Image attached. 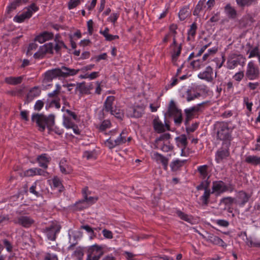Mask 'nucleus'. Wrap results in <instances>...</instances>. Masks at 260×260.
Returning <instances> with one entry per match:
<instances>
[{"label": "nucleus", "mask_w": 260, "mask_h": 260, "mask_svg": "<svg viewBox=\"0 0 260 260\" xmlns=\"http://www.w3.org/2000/svg\"><path fill=\"white\" fill-rule=\"evenodd\" d=\"M224 11L229 18L235 19L237 17L238 13L236 10L230 4H227L225 6Z\"/></svg>", "instance_id": "nucleus-19"}, {"label": "nucleus", "mask_w": 260, "mask_h": 260, "mask_svg": "<svg viewBox=\"0 0 260 260\" xmlns=\"http://www.w3.org/2000/svg\"><path fill=\"white\" fill-rule=\"evenodd\" d=\"M186 160H180L179 159H176L173 161H172L170 164V167L171 168V170L173 172L177 171L179 170L180 168L183 166L184 164L186 162Z\"/></svg>", "instance_id": "nucleus-23"}, {"label": "nucleus", "mask_w": 260, "mask_h": 260, "mask_svg": "<svg viewBox=\"0 0 260 260\" xmlns=\"http://www.w3.org/2000/svg\"><path fill=\"white\" fill-rule=\"evenodd\" d=\"M259 56H260V54L258 52V47L256 46L250 51L249 58L253 57L254 56H257L258 58Z\"/></svg>", "instance_id": "nucleus-50"}, {"label": "nucleus", "mask_w": 260, "mask_h": 260, "mask_svg": "<svg viewBox=\"0 0 260 260\" xmlns=\"http://www.w3.org/2000/svg\"><path fill=\"white\" fill-rule=\"evenodd\" d=\"M88 207V204L86 203H85V201L83 200L80 201L75 204V208L77 210H82Z\"/></svg>", "instance_id": "nucleus-39"}, {"label": "nucleus", "mask_w": 260, "mask_h": 260, "mask_svg": "<svg viewBox=\"0 0 260 260\" xmlns=\"http://www.w3.org/2000/svg\"><path fill=\"white\" fill-rule=\"evenodd\" d=\"M235 199L232 197H228L222 198L220 203L224 204L225 205H231L234 202Z\"/></svg>", "instance_id": "nucleus-46"}, {"label": "nucleus", "mask_w": 260, "mask_h": 260, "mask_svg": "<svg viewBox=\"0 0 260 260\" xmlns=\"http://www.w3.org/2000/svg\"><path fill=\"white\" fill-rule=\"evenodd\" d=\"M44 260H58V258L55 255L47 253Z\"/></svg>", "instance_id": "nucleus-64"}, {"label": "nucleus", "mask_w": 260, "mask_h": 260, "mask_svg": "<svg viewBox=\"0 0 260 260\" xmlns=\"http://www.w3.org/2000/svg\"><path fill=\"white\" fill-rule=\"evenodd\" d=\"M88 252L87 260H99L104 253L101 247L96 245L90 247Z\"/></svg>", "instance_id": "nucleus-6"}, {"label": "nucleus", "mask_w": 260, "mask_h": 260, "mask_svg": "<svg viewBox=\"0 0 260 260\" xmlns=\"http://www.w3.org/2000/svg\"><path fill=\"white\" fill-rule=\"evenodd\" d=\"M230 155V152L228 149H224L219 150L217 152V158L216 159L222 160L224 158H226Z\"/></svg>", "instance_id": "nucleus-32"}, {"label": "nucleus", "mask_w": 260, "mask_h": 260, "mask_svg": "<svg viewBox=\"0 0 260 260\" xmlns=\"http://www.w3.org/2000/svg\"><path fill=\"white\" fill-rule=\"evenodd\" d=\"M176 140L178 141L185 148L187 145V138L185 135H181L179 137L176 138Z\"/></svg>", "instance_id": "nucleus-45"}, {"label": "nucleus", "mask_w": 260, "mask_h": 260, "mask_svg": "<svg viewBox=\"0 0 260 260\" xmlns=\"http://www.w3.org/2000/svg\"><path fill=\"white\" fill-rule=\"evenodd\" d=\"M15 223L18 224L23 227L27 228L31 226L34 223V220L29 216H21L17 218V220L15 221Z\"/></svg>", "instance_id": "nucleus-12"}, {"label": "nucleus", "mask_w": 260, "mask_h": 260, "mask_svg": "<svg viewBox=\"0 0 260 260\" xmlns=\"http://www.w3.org/2000/svg\"><path fill=\"white\" fill-rule=\"evenodd\" d=\"M54 119L55 116L52 114L47 117L42 114L34 113L31 116L32 121L36 123L41 132H43L47 127L50 131H54L56 134L61 135L63 132L62 129L56 127L53 128L55 123Z\"/></svg>", "instance_id": "nucleus-1"}, {"label": "nucleus", "mask_w": 260, "mask_h": 260, "mask_svg": "<svg viewBox=\"0 0 260 260\" xmlns=\"http://www.w3.org/2000/svg\"><path fill=\"white\" fill-rule=\"evenodd\" d=\"M174 117V122L176 125H180L182 121V115L181 110L173 115Z\"/></svg>", "instance_id": "nucleus-41"}, {"label": "nucleus", "mask_w": 260, "mask_h": 260, "mask_svg": "<svg viewBox=\"0 0 260 260\" xmlns=\"http://www.w3.org/2000/svg\"><path fill=\"white\" fill-rule=\"evenodd\" d=\"M123 134V132H122L116 139H113L112 136L110 137L105 141V143L106 146L111 149L117 146L124 143L126 142V139L125 137L122 136Z\"/></svg>", "instance_id": "nucleus-8"}, {"label": "nucleus", "mask_w": 260, "mask_h": 260, "mask_svg": "<svg viewBox=\"0 0 260 260\" xmlns=\"http://www.w3.org/2000/svg\"><path fill=\"white\" fill-rule=\"evenodd\" d=\"M25 175L27 176H32L37 175V168L30 169L25 172Z\"/></svg>", "instance_id": "nucleus-60"}, {"label": "nucleus", "mask_w": 260, "mask_h": 260, "mask_svg": "<svg viewBox=\"0 0 260 260\" xmlns=\"http://www.w3.org/2000/svg\"><path fill=\"white\" fill-rule=\"evenodd\" d=\"M44 103L41 100L37 101L34 106V109L35 110L40 111L44 106Z\"/></svg>", "instance_id": "nucleus-57"}, {"label": "nucleus", "mask_w": 260, "mask_h": 260, "mask_svg": "<svg viewBox=\"0 0 260 260\" xmlns=\"http://www.w3.org/2000/svg\"><path fill=\"white\" fill-rule=\"evenodd\" d=\"M154 130L157 133H162L165 132L164 124L159 120L158 116L155 117L152 121Z\"/></svg>", "instance_id": "nucleus-13"}, {"label": "nucleus", "mask_w": 260, "mask_h": 260, "mask_svg": "<svg viewBox=\"0 0 260 260\" xmlns=\"http://www.w3.org/2000/svg\"><path fill=\"white\" fill-rule=\"evenodd\" d=\"M214 130L216 132L217 139L229 142L231 141L233 129L229 127V123L217 121L214 124Z\"/></svg>", "instance_id": "nucleus-3"}, {"label": "nucleus", "mask_w": 260, "mask_h": 260, "mask_svg": "<svg viewBox=\"0 0 260 260\" xmlns=\"http://www.w3.org/2000/svg\"><path fill=\"white\" fill-rule=\"evenodd\" d=\"M256 0H236L237 4L241 7L249 6L252 3L255 2Z\"/></svg>", "instance_id": "nucleus-37"}, {"label": "nucleus", "mask_w": 260, "mask_h": 260, "mask_svg": "<svg viewBox=\"0 0 260 260\" xmlns=\"http://www.w3.org/2000/svg\"><path fill=\"white\" fill-rule=\"evenodd\" d=\"M245 75L249 80H254L258 78L259 76L258 68L253 61H250L248 63Z\"/></svg>", "instance_id": "nucleus-5"}, {"label": "nucleus", "mask_w": 260, "mask_h": 260, "mask_svg": "<svg viewBox=\"0 0 260 260\" xmlns=\"http://www.w3.org/2000/svg\"><path fill=\"white\" fill-rule=\"evenodd\" d=\"M22 0H16L13 3H12L8 7V13H10L11 11L15 10L17 6H19ZM25 3L26 2V1L23 0Z\"/></svg>", "instance_id": "nucleus-38"}, {"label": "nucleus", "mask_w": 260, "mask_h": 260, "mask_svg": "<svg viewBox=\"0 0 260 260\" xmlns=\"http://www.w3.org/2000/svg\"><path fill=\"white\" fill-rule=\"evenodd\" d=\"M238 198L241 202L240 205L241 206H243L249 201L250 196L245 191L242 190L239 191L238 193Z\"/></svg>", "instance_id": "nucleus-22"}, {"label": "nucleus", "mask_w": 260, "mask_h": 260, "mask_svg": "<svg viewBox=\"0 0 260 260\" xmlns=\"http://www.w3.org/2000/svg\"><path fill=\"white\" fill-rule=\"evenodd\" d=\"M102 233L104 237L107 239H112L113 234L111 231L107 229H104L102 231Z\"/></svg>", "instance_id": "nucleus-58"}, {"label": "nucleus", "mask_w": 260, "mask_h": 260, "mask_svg": "<svg viewBox=\"0 0 260 260\" xmlns=\"http://www.w3.org/2000/svg\"><path fill=\"white\" fill-rule=\"evenodd\" d=\"M53 44L52 43H49L41 46L40 50H42L41 51L43 52L45 54L46 53L52 54L53 53Z\"/></svg>", "instance_id": "nucleus-27"}, {"label": "nucleus", "mask_w": 260, "mask_h": 260, "mask_svg": "<svg viewBox=\"0 0 260 260\" xmlns=\"http://www.w3.org/2000/svg\"><path fill=\"white\" fill-rule=\"evenodd\" d=\"M80 0H74V1L68 3V8L71 10L76 8L80 4Z\"/></svg>", "instance_id": "nucleus-52"}, {"label": "nucleus", "mask_w": 260, "mask_h": 260, "mask_svg": "<svg viewBox=\"0 0 260 260\" xmlns=\"http://www.w3.org/2000/svg\"><path fill=\"white\" fill-rule=\"evenodd\" d=\"M152 157L156 161H159L162 164L165 170H166L167 169L169 161L168 158L156 152L153 153Z\"/></svg>", "instance_id": "nucleus-17"}, {"label": "nucleus", "mask_w": 260, "mask_h": 260, "mask_svg": "<svg viewBox=\"0 0 260 260\" xmlns=\"http://www.w3.org/2000/svg\"><path fill=\"white\" fill-rule=\"evenodd\" d=\"M32 15V12L30 9H28L27 11L23 13L20 15H16L14 20L17 22L21 23L23 22L26 18H30Z\"/></svg>", "instance_id": "nucleus-21"}, {"label": "nucleus", "mask_w": 260, "mask_h": 260, "mask_svg": "<svg viewBox=\"0 0 260 260\" xmlns=\"http://www.w3.org/2000/svg\"><path fill=\"white\" fill-rule=\"evenodd\" d=\"M198 123H193L190 126H187V125H186V131L188 134H189L190 133L194 132L196 129L197 128L198 126Z\"/></svg>", "instance_id": "nucleus-48"}, {"label": "nucleus", "mask_w": 260, "mask_h": 260, "mask_svg": "<svg viewBox=\"0 0 260 260\" xmlns=\"http://www.w3.org/2000/svg\"><path fill=\"white\" fill-rule=\"evenodd\" d=\"M180 111L181 110L178 109L177 107L175 102L173 100H171L170 102L168 110V113L169 116H173Z\"/></svg>", "instance_id": "nucleus-24"}, {"label": "nucleus", "mask_w": 260, "mask_h": 260, "mask_svg": "<svg viewBox=\"0 0 260 260\" xmlns=\"http://www.w3.org/2000/svg\"><path fill=\"white\" fill-rule=\"evenodd\" d=\"M144 111L142 106L130 107L126 109V115L130 117L139 118L142 116Z\"/></svg>", "instance_id": "nucleus-9"}, {"label": "nucleus", "mask_w": 260, "mask_h": 260, "mask_svg": "<svg viewBox=\"0 0 260 260\" xmlns=\"http://www.w3.org/2000/svg\"><path fill=\"white\" fill-rule=\"evenodd\" d=\"M208 166L207 165H203L198 168V171L200 173L203 179H205L208 176Z\"/></svg>", "instance_id": "nucleus-29"}, {"label": "nucleus", "mask_w": 260, "mask_h": 260, "mask_svg": "<svg viewBox=\"0 0 260 260\" xmlns=\"http://www.w3.org/2000/svg\"><path fill=\"white\" fill-rule=\"evenodd\" d=\"M79 71V69L75 70L62 66L61 68H56L46 72L45 74V79L50 82L57 77L67 78L76 75Z\"/></svg>", "instance_id": "nucleus-2"}, {"label": "nucleus", "mask_w": 260, "mask_h": 260, "mask_svg": "<svg viewBox=\"0 0 260 260\" xmlns=\"http://www.w3.org/2000/svg\"><path fill=\"white\" fill-rule=\"evenodd\" d=\"M212 193L217 192L220 194L229 190L228 186L222 181H216L213 182Z\"/></svg>", "instance_id": "nucleus-10"}, {"label": "nucleus", "mask_w": 260, "mask_h": 260, "mask_svg": "<svg viewBox=\"0 0 260 260\" xmlns=\"http://www.w3.org/2000/svg\"><path fill=\"white\" fill-rule=\"evenodd\" d=\"M63 124L67 128H71L75 125V123L72 121L71 119L67 117H64Z\"/></svg>", "instance_id": "nucleus-43"}, {"label": "nucleus", "mask_w": 260, "mask_h": 260, "mask_svg": "<svg viewBox=\"0 0 260 260\" xmlns=\"http://www.w3.org/2000/svg\"><path fill=\"white\" fill-rule=\"evenodd\" d=\"M189 12L187 8H183L181 9L179 14V18L180 20L183 21L185 20L189 15Z\"/></svg>", "instance_id": "nucleus-36"}, {"label": "nucleus", "mask_w": 260, "mask_h": 260, "mask_svg": "<svg viewBox=\"0 0 260 260\" xmlns=\"http://www.w3.org/2000/svg\"><path fill=\"white\" fill-rule=\"evenodd\" d=\"M181 44L178 47L176 51H174V54L172 55V59L173 60H176L177 58L180 55L181 51Z\"/></svg>", "instance_id": "nucleus-61"}, {"label": "nucleus", "mask_w": 260, "mask_h": 260, "mask_svg": "<svg viewBox=\"0 0 260 260\" xmlns=\"http://www.w3.org/2000/svg\"><path fill=\"white\" fill-rule=\"evenodd\" d=\"M213 73L212 68L210 66H208L204 71L198 74V77L201 79L211 82L214 79Z\"/></svg>", "instance_id": "nucleus-11"}, {"label": "nucleus", "mask_w": 260, "mask_h": 260, "mask_svg": "<svg viewBox=\"0 0 260 260\" xmlns=\"http://www.w3.org/2000/svg\"><path fill=\"white\" fill-rule=\"evenodd\" d=\"M41 93V90L38 86L32 88L26 95V102L27 103L31 101L35 97L39 96Z\"/></svg>", "instance_id": "nucleus-16"}, {"label": "nucleus", "mask_w": 260, "mask_h": 260, "mask_svg": "<svg viewBox=\"0 0 260 260\" xmlns=\"http://www.w3.org/2000/svg\"><path fill=\"white\" fill-rule=\"evenodd\" d=\"M111 115H114L117 119L122 120L124 115L122 111L120 109L113 110L111 113Z\"/></svg>", "instance_id": "nucleus-42"}, {"label": "nucleus", "mask_w": 260, "mask_h": 260, "mask_svg": "<svg viewBox=\"0 0 260 260\" xmlns=\"http://www.w3.org/2000/svg\"><path fill=\"white\" fill-rule=\"evenodd\" d=\"M3 243L6 247L7 250L9 252H11L13 247L11 243L7 239H4L3 240Z\"/></svg>", "instance_id": "nucleus-63"}, {"label": "nucleus", "mask_w": 260, "mask_h": 260, "mask_svg": "<svg viewBox=\"0 0 260 260\" xmlns=\"http://www.w3.org/2000/svg\"><path fill=\"white\" fill-rule=\"evenodd\" d=\"M209 176H208L207 178L204 181H202L200 185L197 186V189L198 190L204 189L207 190L209 189V187L210 181L208 180Z\"/></svg>", "instance_id": "nucleus-31"}, {"label": "nucleus", "mask_w": 260, "mask_h": 260, "mask_svg": "<svg viewBox=\"0 0 260 260\" xmlns=\"http://www.w3.org/2000/svg\"><path fill=\"white\" fill-rule=\"evenodd\" d=\"M23 79V76L19 77H8L5 79V81L6 83L10 85H16L20 84Z\"/></svg>", "instance_id": "nucleus-20"}, {"label": "nucleus", "mask_w": 260, "mask_h": 260, "mask_svg": "<svg viewBox=\"0 0 260 260\" xmlns=\"http://www.w3.org/2000/svg\"><path fill=\"white\" fill-rule=\"evenodd\" d=\"M111 125V122L109 120H104L100 126V129L102 131H105Z\"/></svg>", "instance_id": "nucleus-49"}, {"label": "nucleus", "mask_w": 260, "mask_h": 260, "mask_svg": "<svg viewBox=\"0 0 260 260\" xmlns=\"http://www.w3.org/2000/svg\"><path fill=\"white\" fill-rule=\"evenodd\" d=\"M115 97L114 96H109L107 98L104 102L102 111L111 113L113 110V104L114 101Z\"/></svg>", "instance_id": "nucleus-15"}, {"label": "nucleus", "mask_w": 260, "mask_h": 260, "mask_svg": "<svg viewBox=\"0 0 260 260\" xmlns=\"http://www.w3.org/2000/svg\"><path fill=\"white\" fill-rule=\"evenodd\" d=\"M53 37V34L48 31H44L39 36H37L34 41H38L40 43H43L45 41L52 39Z\"/></svg>", "instance_id": "nucleus-14"}, {"label": "nucleus", "mask_w": 260, "mask_h": 260, "mask_svg": "<svg viewBox=\"0 0 260 260\" xmlns=\"http://www.w3.org/2000/svg\"><path fill=\"white\" fill-rule=\"evenodd\" d=\"M151 260H174L173 257L164 255L163 256H156L151 257Z\"/></svg>", "instance_id": "nucleus-54"}, {"label": "nucleus", "mask_w": 260, "mask_h": 260, "mask_svg": "<svg viewBox=\"0 0 260 260\" xmlns=\"http://www.w3.org/2000/svg\"><path fill=\"white\" fill-rule=\"evenodd\" d=\"M184 112L185 114V125H188L189 121L193 117L194 113L188 109H185Z\"/></svg>", "instance_id": "nucleus-35"}, {"label": "nucleus", "mask_w": 260, "mask_h": 260, "mask_svg": "<svg viewBox=\"0 0 260 260\" xmlns=\"http://www.w3.org/2000/svg\"><path fill=\"white\" fill-rule=\"evenodd\" d=\"M186 100L187 102H190L194 100L196 98H198L201 96V94L199 92H193L192 93V91L191 89H187L186 92Z\"/></svg>", "instance_id": "nucleus-28"}, {"label": "nucleus", "mask_w": 260, "mask_h": 260, "mask_svg": "<svg viewBox=\"0 0 260 260\" xmlns=\"http://www.w3.org/2000/svg\"><path fill=\"white\" fill-rule=\"evenodd\" d=\"M171 138V135L169 133H165L160 135L158 138L155 140V142L157 143L158 141H163L165 140H169Z\"/></svg>", "instance_id": "nucleus-51"}, {"label": "nucleus", "mask_w": 260, "mask_h": 260, "mask_svg": "<svg viewBox=\"0 0 260 260\" xmlns=\"http://www.w3.org/2000/svg\"><path fill=\"white\" fill-rule=\"evenodd\" d=\"M245 161L248 164L257 166L260 164V157L254 155H249L246 157Z\"/></svg>", "instance_id": "nucleus-25"}, {"label": "nucleus", "mask_w": 260, "mask_h": 260, "mask_svg": "<svg viewBox=\"0 0 260 260\" xmlns=\"http://www.w3.org/2000/svg\"><path fill=\"white\" fill-rule=\"evenodd\" d=\"M37 159L40 167L44 169H47L48 167V164L50 162L51 158L50 157H47V155L44 153L38 156Z\"/></svg>", "instance_id": "nucleus-18"}, {"label": "nucleus", "mask_w": 260, "mask_h": 260, "mask_svg": "<svg viewBox=\"0 0 260 260\" xmlns=\"http://www.w3.org/2000/svg\"><path fill=\"white\" fill-rule=\"evenodd\" d=\"M61 226L57 221H53L48 226L43 229L42 232L45 234L48 240L55 241L56 234L59 232Z\"/></svg>", "instance_id": "nucleus-4"}, {"label": "nucleus", "mask_w": 260, "mask_h": 260, "mask_svg": "<svg viewBox=\"0 0 260 260\" xmlns=\"http://www.w3.org/2000/svg\"><path fill=\"white\" fill-rule=\"evenodd\" d=\"M211 191L210 189L205 190L203 195L201 197V200L202 201L203 204L207 205L209 203Z\"/></svg>", "instance_id": "nucleus-33"}, {"label": "nucleus", "mask_w": 260, "mask_h": 260, "mask_svg": "<svg viewBox=\"0 0 260 260\" xmlns=\"http://www.w3.org/2000/svg\"><path fill=\"white\" fill-rule=\"evenodd\" d=\"M206 103V102H203L202 103L199 104L197 106H193L190 108H189L188 109H189L191 112H193V113L198 112L200 111L201 107Z\"/></svg>", "instance_id": "nucleus-59"}, {"label": "nucleus", "mask_w": 260, "mask_h": 260, "mask_svg": "<svg viewBox=\"0 0 260 260\" xmlns=\"http://www.w3.org/2000/svg\"><path fill=\"white\" fill-rule=\"evenodd\" d=\"M246 60L245 57L241 54H234L228 61V68L230 69L235 68L240 65L243 66Z\"/></svg>", "instance_id": "nucleus-7"}, {"label": "nucleus", "mask_w": 260, "mask_h": 260, "mask_svg": "<svg viewBox=\"0 0 260 260\" xmlns=\"http://www.w3.org/2000/svg\"><path fill=\"white\" fill-rule=\"evenodd\" d=\"M176 214L178 215V216L182 220H183L189 223H190L191 222V220L192 219L191 216H189L188 215L184 213V212L180 210H177L176 211Z\"/></svg>", "instance_id": "nucleus-30"}, {"label": "nucleus", "mask_w": 260, "mask_h": 260, "mask_svg": "<svg viewBox=\"0 0 260 260\" xmlns=\"http://www.w3.org/2000/svg\"><path fill=\"white\" fill-rule=\"evenodd\" d=\"M23 242L25 244H29V243L31 242V236L29 234H24L22 236Z\"/></svg>", "instance_id": "nucleus-56"}, {"label": "nucleus", "mask_w": 260, "mask_h": 260, "mask_svg": "<svg viewBox=\"0 0 260 260\" xmlns=\"http://www.w3.org/2000/svg\"><path fill=\"white\" fill-rule=\"evenodd\" d=\"M37 182H35L34 184L29 188L30 192L35 194L36 197H39L40 196V193L37 191L36 189L37 187Z\"/></svg>", "instance_id": "nucleus-53"}, {"label": "nucleus", "mask_w": 260, "mask_h": 260, "mask_svg": "<svg viewBox=\"0 0 260 260\" xmlns=\"http://www.w3.org/2000/svg\"><path fill=\"white\" fill-rule=\"evenodd\" d=\"M98 198L97 197L93 198L92 197H88L86 193L85 192L84 195V199L83 200V201H85V203H91V204L94 203L95 201L98 200Z\"/></svg>", "instance_id": "nucleus-55"}, {"label": "nucleus", "mask_w": 260, "mask_h": 260, "mask_svg": "<svg viewBox=\"0 0 260 260\" xmlns=\"http://www.w3.org/2000/svg\"><path fill=\"white\" fill-rule=\"evenodd\" d=\"M60 171L64 174H70L72 172L71 167L66 164V160H61L59 163Z\"/></svg>", "instance_id": "nucleus-26"}, {"label": "nucleus", "mask_w": 260, "mask_h": 260, "mask_svg": "<svg viewBox=\"0 0 260 260\" xmlns=\"http://www.w3.org/2000/svg\"><path fill=\"white\" fill-rule=\"evenodd\" d=\"M220 238L216 236L210 234L208 237V241L214 244L218 245V244L219 243V241H220Z\"/></svg>", "instance_id": "nucleus-44"}, {"label": "nucleus", "mask_w": 260, "mask_h": 260, "mask_svg": "<svg viewBox=\"0 0 260 260\" xmlns=\"http://www.w3.org/2000/svg\"><path fill=\"white\" fill-rule=\"evenodd\" d=\"M83 255V250L80 247L77 248L73 253V255L76 257L78 260H82Z\"/></svg>", "instance_id": "nucleus-40"}, {"label": "nucleus", "mask_w": 260, "mask_h": 260, "mask_svg": "<svg viewBox=\"0 0 260 260\" xmlns=\"http://www.w3.org/2000/svg\"><path fill=\"white\" fill-rule=\"evenodd\" d=\"M38 47V45L35 42L30 43L27 48L26 52L27 55H31L32 53L31 51L34 50H36Z\"/></svg>", "instance_id": "nucleus-47"}, {"label": "nucleus", "mask_w": 260, "mask_h": 260, "mask_svg": "<svg viewBox=\"0 0 260 260\" xmlns=\"http://www.w3.org/2000/svg\"><path fill=\"white\" fill-rule=\"evenodd\" d=\"M197 29V26L195 22L193 23L190 25V28L188 31V37L187 40H190L191 39L190 37L193 38L196 34V30Z\"/></svg>", "instance_id": "nucleus-34"}, {"label": "nucleus", "mask_w": 260, "mask_h": 260, "mask_svg": "<svg viewBox=\"0 0 260 260\" xmlns=\"http://www.w3.org/2000/svg\"><path fill=\"white\" fill-rule=\"evenodd\" d=\"M190 65L193 69H198L201 66V61L199 59L195 60L190 63Z\"/></svg>", "instance_id": "nucleus-62"}]
</instances>
